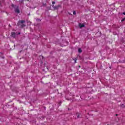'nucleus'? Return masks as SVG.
Here are the masks:
<instances>
[{
	"label": "nucleus",
	"mask_w": 125,
	"mask_h": 125,
	"mask_svg": "<svg viewBox=\"0 0 125 125\" xmlns=\"http://www.w3.org/2000/svg\"><path fill=\"white\" fill-rule=\"evenodd\" d=\"M52 4H55V1H53V2H52Z\"/></svg>",
	"instance_id": "obj_10"
},
{
	"label": "nucleus",
	"mask_w": 125,
	"mask_h": 125,
	"mask_svg": "<svg viewBox=\"0 0 125 125\" xmlns=\"http://www.w3.org/2000/svg\"><path fill=\"white\" fill-rule=\"evenodd\" d=\"M125 19H124L122 21H125Z\"/></svg>",
	"instance_id": "obj_14"
},
{
	"label": "nucleus",
	"mask_w": 125,
	"mask_h": 125,
	"mask_svg": "<svg viewBox=\"0 0 125 125\" xmlns=\"http://www.w3.org/2000/svg\"><path fill=\"white\" fill-rule=\"evenodd\" d=\"M74 61H75V62L76 63V60H74Z\"/></svg>",
	"instance_id": "obj_15"
},
{
	"label": "nucleus",
	"mask_w": 125,
	"mask_h": 125,
	"mask_svg": "<svg viewBox=\"0 0 125 125\" xmlns=\"http://www.w3.org/2000/svg\"><path fill=\"white\" fill-rule=\"evenodd\" d=\"M123 14H124V15H125V12L123 13Z\"/></svg>",
	"instance_id": "obj_13"
},
{
	"label": "nucleus",
	"mask_w": 125,
	"mask_h": 125,
	"mask_svg": "<svg viewBox=\"0 0 125 125\" xmlns=\"http://www.w3.org/2000/svg\"><path fill=\"white\" fill-rule=\"evenodd\" d=\"M15 12H17V13H20V11L19 10V8H18V6L15 9Z\"/></svg>",
	"instance_id": "obj_1"
},
{
	"label": "nucleus",
	"mask_w": 125,
	"mask_h": 125,
	"mask_svg": "<svg viewBox=\"0 0 125 125\" xmlns=\"http://www.w3.org/2000/svg\"><path fill=\"white\" fill-rule=\"evenodd\" d=\"M25 26H26V25H25V24H22L21 28H24V27H25Z\"/></svg>",
	"instance_id": "obj_8"
},
{
	"label": "nucleus",
	"mask_w": 125,
	"mask_h": 125,
	"mask_svg": "<svg viewBox=\"0 0 125 125\" xmlns=\"http://www.w3.org/2000/svg\"><path fill=\"white\" fill-rule=\"evenodd\" d=\"M11 6L13 7V6H14V5L13 4H12L11 5Z\"/></svg>",
	"instance_id": "obj_11"
},
{
	"label": "nucleus",
	"mask_w": 125,
	"mask_h": 125,
	"mask_svg": "<svg viewBox=\"0 0 125 125\" xmlns=\"http://www.w3.org/2000/svg\"><path fill=\"white\" fill-rule=\"evenodd\" d=\"M79 27L80 28H83V27H84V24H82V23H79Z\"/></svg>",
	"instance_id": "obj_2"
},
{
	"label": "nucleus",
	"mask_w": 125,
	"mask_h": 125,
	"mask_svg": "<svg viewBox=\"0 0 125 125\" xmlns=\"http://www.w3.org/2000/svg\"><path fill=\"white\" fill-rule=\"evenodd\" d=\"M11 36H12V37H13V38H15V33H14V32H12V33H11Z\"/></svg>",
	"instance_id": "obj_3"
},
{
	"label": "nucleus",
	"mask_w": 125,
	"mask_h": 125,
	"mask_svg": "<svg viewBox=\"0 0 125 125\" xmlns=\"http://www.w3.org/2000/svg\"><path fill=\"white\" fill-rule=\"evenodd\" d=\"M78 52H79L80 53H81V52H82V49L81 48H79L78 49Z\"/></svg>",
	"instance_id": "obj_6"
},
{
	"label": "nucleus",
	"mask_w": 125,
	"mask_h": 125,
	"mask_svg": "<svg viewBox=\"0 0 125 125\" xmlns=\"http://www.w3.org/2000/svg\"><path fill=\"white\" fill-rule=\"evenodd\" d=\"M27 24H28V25H30L31 24V21H27Z\"/></svg>",
	"instance_id": "obj_7"
},
{
	"label": "nucleus",
	"mask_w": 125,
	"mask_h": 125,
	"mask_svg": "<svg viewBox=\"0 0 125 125\" xmlns=\"http://www.w3.org/2000/svg\"><path fill=\"white\" fill-rule=\"evenodd\" d=\"M20 34H21L20 32H19V33H18V35H20Z\"/></svg>",
	"instance_id": "obj_16"
},
{
	"label": "nucleus",
	"mask_w": 125,
	"mask_h": 125,
	"mask_svg": "<svg viewBox=\"0 0 125 125\" xmlns=\"http://www.w3.org/2000/svg\"><path fill=\"white\" fill-rule=\"evenodd\" d=\"M19 23H21V24H23V23H25V21H20L18 24H19Z\"/></svg>",
	"instance_id": "obj_5"
},
{
	"label": "nucleus",
	"mask_w": 125,
	"mask_h": 125,
	"mask_svg": "<svg viewBox=\"0 0 125 125\" xmlns=\"http://www.w3.org/2000/svg\"><path fill=\"white\" fill-rule=\"evenodd\" d=\"M78 118H80V115H77Z\"/></svg>",
	"instance_id": "obj_12"
},
{
	"label": "nucleus",
	"mask_w": 125,
	"mask_h": 125,
	"mask_svg": "<svg viewBox=\"0 0 125 125\" xmlns=\"http://www.w3.org/2000/svg\"><path fill=\"white\" fill-rule=\"evenodd\" d=\"M121 107H124V105H121Z\"/></svg>",
	"instance_id": "obj_17"
},
{
	"label": "nucleus",
	"mask_w": 125,
	"mask_h": 125,
	"mask_svg": "<svg viewBox=\"0 0 125 125\" xmlns=\"http://www.w3.org/2000/svg\"><path fill=\"white\" fill-rule=\"evenodd\" d=\"M59 7H60V6H54V9H58V8H59Z\"/></svg>",
	"instance_id": "obj_4"
},
{
	"label": "nucleus",
	"mask_w": 125,
	"mask_h": 125,
	"mask_svg": "<svg viewBox=\"0 0 125 125\" xmlns=\"http://www.w3.org/2000/svg\"><path fill=\"white\" fill-rule=\"evenodd\" d=\"M73 14H74V15H76V12L75 11L73 12Z\"/></svg>",
	"instance_id": "obj_9"
}]
</instances>
